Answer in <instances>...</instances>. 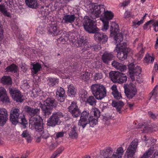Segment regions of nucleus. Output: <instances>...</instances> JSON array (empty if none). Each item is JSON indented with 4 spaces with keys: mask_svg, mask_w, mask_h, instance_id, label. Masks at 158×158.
<instances>
[{
    "mask_svg": "<svg viewBox=\"0 0 158 158\" xmlns=\"http://www.w3.org/2000/svg\"><path fill=\"white\" fill-rule=\"evenodd\" d=\"M100 112L99 110L96 108L92 109L90 113V116H93L94 117L98 118L100 116Z\"/></svg>",
    "mask_w": 158,
    "mask_h": 158,
    "instance_id": "79ce46f5",
    "label": "nucleus"
},
{
    "mask_svg": "<svg viewBox=\"0 0 158 158\" xmlns=\"http://www.w3.org/2000/svg\"><path fill=\"white\" fill-rule=\"evenodd\" d=\"M17 69L18 66L13 64L7 67L5 70L6 72L15 73L17 72Z\"/></svg>",
    "mask_w": 158,
    "mask_h": 158,
    "instance_id": "58836bf2",
    "label": "nucleus"
},
{
    "mask_svg": "<svg viewBox=\"0 0 158 158\" xmlns=\"http://www.w3.org/2000/svg\"><path fill=\"white\" fill-rule=\"evenodd\" d=\"M0 12L5 16L8 17H11L10 13L7 11V9L5 7V6L1 4H0Z\"/></svg>",
    "mask_w": 158,
    "mask_h": 158,
    "instance_id": "2f4dec72",
    "label": "nucleus"
},
{
    "mask_svg": "<svg viewBox=\"0 0 158 158\" xmlns=\"http://www.w3.org/2000/svg\"><path fill=\"white\" fill-rule=\"evenodd\" d=\"M119 30L118 26L115 23L112 22L111 23L110 31L112 32H114L117 35V36H115L114 37V40L118 43L121 42L123 39V35L122 34H118Z\"/></svg>",
    "mask_w": 158,
    "mask_h": 158,
    "instance_id": "f8f14e48",
    "label": "nucleus"
},
{
    "mask_svg": "<svg viewBox=\"0 0 158 158\" xmlns=\"http://www.w3.org/2000/svg\"><path fill=\"white\" fill-rule=\"evenodd\" d=\"M25 110L27 114L31 117L34 116H38L40 112V110L38 108H33L28 106H26L25 108Z\"/></svg>",
    "mask_w": 158,
    "mask_h": 158,
    "instance_id": "aec40b11",
    "label": "nucleus"
},
{
    "mask_svg": "<svg viewBox=\"0 0 158 158\" xmlns=\"http://www.w3.org/2000/svg\"><path fill=\"white\" fill-rule=\"evenodd\" d=\"M112 104L113 106H116L118 105L122 107H123L124 105L123 102L121 101H118L117 102L113 101Z\"/></svg>",
    "mask_w": 158,
    "mask_h": 158,
    "instance_id": "13d9d810",
    "label": "nucleus"
},
{
    "mask_svg": "<svg viewBox=\"0 0 158 158\" xmlns=\"http://www.w3.org/2000/svg\"><path fill=\"white\" fill-rule=\"evenodd\" d=\"M75 16L74 15H65L63 17L62 22L64 25L72 24L74 22Z\"/></svg>",
    "mask_w": 158,
    "mask_h": 158,
    "instance_id": "6ab92c4d",
    "label": "nucleus"
},
{
    "mask_svg": "<svg viewBox=\"0 0 158 158\" xmlns=\"http://www.w3.org/2000/svg\"><path fill=\"white\" fill-rule=\"evenodd\" d=\"M2 83L5 85H11L12 84V80L9 76H4L1 79Z\"/></svg>",
    "mask_w": 158,
    "mask_h": 158,
    "instance_id": "cd10ccee",
    "label": "nucleus"
},
{
    "mask_svg": "<svg viewBox=\"0 0 158 158\" xmlns=\"http://www.w3.org/2000/svg\"><path fill=\"white\" fill-rule=\"evenodd\" d=\"M137 146L138 142L134 140L132 141L127 148L125 156L127 158H132L136 152Z\"/></svg>",
    "mask_w": 158,
    "mask_h": 158,
    "instance_id": "9d476101",
    "label": "nucleus"
},
{
    "mask_svg": "<svg viewBox=\"0 0 158 158\" xmlns=\"http://www.w3.org/2000/svg\"><path fill=\"white\" fill-rule=\"evenodd\" d=\"M112 94L114 96V98L116 99H119L122 98L121 93L118 92V91L112 93Z\"/></svg>",
    "mask_w": 158,
    "mask_h": 158,
    "instance_id": "6e6d98bb",
    "label": "nucleus"
},
{
    "mask_svg": "<svg viewBox=\"0 0 158 158\" xmlns=\"http://www.w3.org/2000/svg\"><path fill=\"white\" fill-rule=\"evenodd\" d=\"M131 49L125 47L117 44L114 51L117 53V57L120 60L123 61L125 60L127 57L128 53L130 52Z\"/></svg>",
    "mask_w": 158,
    "mask_h": 158,
    "instance_id": "39448f33",
    "label": "nucleus"
},
{
    "mask_svg": "<svg viewBox=\"0 0 158 158\" xmlns=\"http://www.w3.org/2000/svg\"><path fill=\"white\" fill-rule=\"evenodd\" d=\"M26 4L28 7L31 8H36L38 4L36 0H25Z\"/></svg>",
    "mask_w": 158,
    "mask_h": 158,
    "instance_id": "a878e982",
    "label": "nucleus"
},
{
    "mask_svg": "<svg viewBox=\"0 0 158 158\" xmlns=\"http://www.w3.org/2000/svg\"><path fill=\"white\" fill-rule=\"evenodd\" d=\"M137 90L135 85L131 83L125 88V93L127 98L131 99L136 95Z\"/></svg>",
    "mask_w": 158,
    "mask_h": 158,
    "instance_id": "9b49d317",
    "label": "nucleus"
},
{
    "mask_svg": "<svg viewBox=\"0 0 158 158\" xmlns=\"http://www.w3.org/2000/svg\"><path fill=\"white\" fill-rule=\"evenodd\" d=\"M80 78L83 81L88 80L89 78V74L88 73L83 72L81 74Z\"/></svg>",
    "mask_w": 158,
    "mask_h": 158,
    "instance_id": "8fccbe9b",
    "label": "nucleus"
},
{
    "mask_svg": "<svg viewBox=\"0 0 158 158\" xmlns=\"http://www.w3.org/2000/svg\"><path fill=\"white\" fill-rule=\"evenodd\" d=\"M89 123L88 121L85 119L80 118L78 122V125L84 128L86 125Z\"/></svg>",
    "mask_w": 158,
    "mask_h": 158,
    "instance_id": "09e8293b",
    "label": "nucleus"
},
{
    "mask_svg": "<svg viewBox=\"0 0 158 158\" xmlns=\"http://www.w3.org/2000/svg\"><path fill=\"white\" fill-rule=\"evenodd\" d=\"M154 60V58L150 56L149 54H147L146 55L144 59L143 62L145 64H148V63L153 62Z\"/></svg>",
    "mask_w": 158,
    "mask_h": 158,
    "instance_id": "4c0bfd02",
    "label": "nucleus"
},
{
    "mask_svg": "<svg viewBox=\"0 0 158 158\" xmlns=\"http://www.w3.org/2000/svg\"><path fill=\"white\" fill-rule=\"evenodd\" d=\"M79 95L83 102H86L88 98L87 92L84 89H81L79 91Z\"/></svg>",
    "mask_w": 158,
    "mask_h": 158,
    "instance_id": "473e14b6",
    "label": "nucleus"
},
{
    "mask_svg": "<svg viewBox=\"0 0 158 158\" xmlns=\"http://www.w3.org/2000/svg\"><path fill=\"white\" fill-rule=\"evenodd\" d=\"M54 102L55 100L53 98H48L44 101L43 105L51 108L55 107L56 106V105Z\"/></svg>",
    "mask_w": 158,
    "mask_h": 158,
    "instance_id": "393cba45",
    "label": "nucleus"
},
{
    "mask_svg": "<svg viewBox=\"0 0 158 158\" xmlns=\"http://www.w3.org/2000/svg\"><path fill=\"white\" fill-rule=\"evenodd\" d=\"M113 57L114 56L112 53L106 52L102 55V60L104 63L108 64L109 61L112 60Z\"/></svg>",
    "mask_w": 158,
    "mask_h": 158,
    "instance_id": "412c9836",
    "label": "nucleus"
},
{
    "mask_svg": "<svg viewBox=\"0 0 158 158\" xmlns=\"http://www.w3.org/2000/svg\"><path fill=\"white\" fill-rule=\"evenodd\" d=\"M111 65L114 68L122 72H125L127 69L126 65L117 62L115 60H114L112 62Z\"/></svg>",
    "mask_w": 158,
    "mask_h": 158,
    "instance_id": "4be33fe9",
    "label": "nucleus"
},
{
    "mask_svg": "<svg viewBox=\"0 0 158 158\" xmlns=\"http://www.w3.org/2000/svg\"><path fill=\"white\" fill-rule=\"evenodd\" d=\"M130 77L132 81H134L141 74V69L139 66L134 65L131 63L128 66Z\"/></svg>",
    "mask_w": 158,
    "mask_h": 158,
    "instance_id": "1a4fd4ad",
    "label": "nucleus"
},
{
    "mask_svg": "<svg viewBox=\"0 0 158 158\" xmlns=\"http://www.w3.org/2000/svg\"><path fill=\"white\" fill-rule=\"evenodd\" d=\"M90 89L92 94L96 99L101 100L106 96L107 90L106 87L99 83L93 84L91 86Z\"/></svg>",
    "mask_w": 158,
    "mask_h": 158,
    "instance_id": "7ed1b4c3",
    "label": "nucleus"
},
{
    "mask_svg": "<svg viewBox=\"0 0 158 158\" xmlns=\"http://www.w3.org/2000/svg\"><path fill=\"white\" fill-rule=\"evenodd\" d=\"M143 44L142 43H139L138 45V49L139 50V53L137 55L138 60H140L143 56L144 52V49L143 47Z\"/></svg>",
    "mask_w": 158,
    "mask_h": 158,
    "instance_id": "7c9ffc66",
    "label": "nucleus"
},
{
    "mask_svg": "<svg viewBox=\"0 0 158 158\" xmlns=\"http://www.w3.org/2000/svg\"><path fill=\"white\" fill-rule=\"evenodd\" d=\"M154 150L153 147H151L143 155L141 158H148L152 154Z\"/></svg>",
    "mask_w": 158,
    "mask_h": 158,
    "instance_id": "72a5a7b5",
    "label": "nucleus"
},
{
    "mask_svg": "<svg viewBox=\"0 0 158 158\" xmlns=\"http://www.w3.org/2000/svg\"><path fill=\"white\" fill-rule=\"evenodd\" d=\"M76 127L73 126V127L71 129L69 133V136L71 138L75 137L77 136V133L76 132Z\"/></svg>",
    "mask_w": 158,
    "mask_h": 158,
    "instance_id": "c03bdc74",
    "label": "nucleus"
},
{
    "mask_svg": "<svg viewBox=\"0 0 158 158\" xmlns=\"http://www.w3.org/2000/svg\"><path fill=\"white\" fill-rule=\"evenodd\" d=\"M132 15L131 12L130 11L126 10L124 15V18H129Z\"/></svg>",
    "mask_w": 158,
    "mask_h": 158,
    "instance_id": "052dcab7",
    "label": "nucleus"
},
{
    "mask_svg": "<svg viewBox=\"0 0 158 158\" xmlns=\"http://www.w3.org/2000/svg\"><path fill=\"white\" fill-rule=\"evenodd\" d=\"M64 133L62 132H60L56 133V137L58 138L63 136Z\"/></svg>",
    "mask_w": 158,
    "mask_h": 158,
    "instance_id": "0e129e2a",
    "label": "nucleus"
},
{
    "mask_svg": "<svg viewBox=\"0 0 158 158\" xmlns=\"http://www.w3.org/2000/svg\"><path fill=\"white\" fill-rule=\"evenodd\" d=\"M158 89V86L156 85L154 87L152 92L150 93V95H155L156 94V91Z\"/></svg>",
    "mask_w": 158,
    "mask_h": 158,
    "instance_id": "e2e57ef3",
    "label": "nucleus"
},
{
    "mask_svg": "<svg viewBox=\"0 0 158 158\" xmlns=\"http://www.w3.org/2000/svg\"><path fill=\"white\" fill-rule=\"evenodd\" d=\"M63 114L60 112H54L52 115L48 119V125L51 127H54L56 125L60 124L61 123L60 118L63 117Z\"/></svg>",
    "mask_w": 158,
    "mask_h": 158,
    "instance_id": "0eeeda50",
    "label": "nucleus"
},
{
    "mask_svg": "<svg viewBox=\"0 0 158 158\" xmlns=\"http://www.w3.org/2000/svg\"><path fill=\"white\" fill-rule=\"evenodd\" d=\"M120 73L119 72H111L109 73V76L112 81L118 82L119 79Z\"/></svg>",
    "mask_w": 158,
    "mask_h": 158,
    "instance_id": "b1692460",
    "label": "nucleus"
},
{
    "mask_svg": "<svg viewBox=\"0 0 158 158\" xmlns=\"http://www.w3.org/2000/svg\"><path fill=\"white\" fill-rule=\"evenodd\" d=\"M67 38L68 40V39L69 41L71 42L72 44L74 45L76 42V40L75 39V37L73 35H71L67 36Z\"/></svg>",
    "mask_w": 158,
    "mask_h": 158,
    "instance_id": "5fc2aeb1",
    "label": "nucleus"
},
{
    "mask_svg": "<svg viewBox=\"0 0 158 158\" xmlns=\"http://www.w3.org/2000/svg\"><path fill=\"white\" fill-rule=\"evenodd\" d=\"M59 40L61 42L62 44H63L65 43V42L68 40L67 36H65L64 38H60Z\"/></svg>",
    "mask_w": 158,
    "mask_h": 158,
    "instance_id": "338daca9",
    "label": "nucleus"
},
{
    "mask_svg": "<svg viewBox=\"0 0 158 158\" xmlns=\"http://www.w3.org/2000/svg\"><path fill=\"white\" fill-rule=\"evenodd\" d=\"M98 118L94 117L93 116H90L89 119L88 123L91 127H94L96 125L98 122Z\"/></svg>",
    "mask_w": 158,
    "mask_h": 158,
    "instance_id": "f704fd0d",
    "label": "nucleus"
},
{
    "mask_svg": "<svg viewBox=\"0 0 158 158\" xmlns=\"http://www.w3.org/2000/svg\"><path fill=\"white\" fill-rule=\"evenodd\" d=\"M96 99L94 96H90L87 98L85 102L90 105L95 106L96 105L97 102Z\"/></svg>",
    "mask_w": 158,
    "mask_h": 158,
    "instance_id": "e433bc0d",
    "label": "nucleus"
},
{
    "mask_svg": "<svg viewBox=\"0 0 158 158\" xmlns=\"http://www.w3.org/2000/svg\"><path fill=\"white\" fill-rule=\"evenodd\" d=\"M29 81L27 80H23L22 81V85L21 87L22 88L24 89H28L29 88L30 85H29Z\"/></svg>",
    "mask_w": 158,
    "mask_h": 158,
    "instance_id": "603ef678",
    "label": "nucleus"
},
{
    "mask_svg": "<svg viewBox=\"0 0 158 158\" xmlns=\"http://www.w3.org/2000/svg\"><path fill=\"white\" fill-rule=\"evenodd\" d=\"M94 38L97 42L100 43H105L107 40L108 37L103 33L96 32L94 33Z\"/></svg>",
    "mask_w": 158,
    "mask_h": 158,
    "instance_id": "4468645a",
    "label": "nucleus"
},
{
    "mask_svg": "<svg viewBox=\"0 0 158 158\" xmlns=\"http://www.w3.org/2000/svg\"><path fill=\"white\" fill-rule=\"evenodd\" d=\"M95 21L86 16L84 17L83 25L85 30L91 33H94L99 30V29L94 25Z\"/></svg>",
    "mask_w": 158,
    "mask_h": 158,
    "instance_id": "423d86ee",
    "label": "nucleus"
},
{
    "mask_svg": "<svg viewBox=\"0 0 158 158\" xmlns=\"http://www.w3.org/2000/svg\"><path fill=\"white\" fill-rule=\"evenodd\" d=\"M32 71L34 74H36L40 70L41 68V66L38 63H36L33 64Z\"/></svg>",
    "mask_w": 158,
    "mask_h": 158,
    "instance_id": "ea45409f",
    "label": "nucleus"
},
{
    "mask_svg": "<svg viewBox=\"0 0 158 158\" xmlns=\"http://www.w3.org/2000/svg\"><path fill=\"white\" fill-rule=\"evenodd\" d=\"M119 75V79L118 83H122L126 82L127 80V77L126 75L125 74L120 73Z\"/></svg>",
    "mask_w": 158,
    "mask_h": 158,
    "instance_id": "49530a36",
    "label": "nucleus"
},
{
    "mask_svg": "<svg viewBox=\"0 0 158 158\" xmlns=\"http://www.w3.org/2000/svg\"><path fill=\"white\" fill-rule=\"evenodd\" d=\"M56 95L58 100L60 102H63L66 98L65 91L63 88L58 87L57 89Z\"/></svg>",
    "mask_w": 158,
    "mask_h": 158,
    "instance_id": "a211bd4d",
    "label": "nucleus"
},
{
    "mask_svg": "<svg viewBox=\"0 0 158 158\" xmlns=\"http://www.w3.org/2000/svg\"><path fill=\"white\" fill-rule=\"evenodd\" d=\"M7 111L4 108L0 109V126H3L8 119Z\"/></svg>",
    "mask_w": 158,
    "mask_h": 158,
    "instance_id": "f3484780",
    "label": "nucleus"
},
{
    "mask_svg": "<svg viewBox=\"0 0 158 158\" xmlns=\"http://www.w3.org/2000/svg\"><path fill=\"white\" fill-rule=\"evenodd\" d=\"M88 12L90 17L93 19H95L100 16L102 12H104V20H107L112 19L114 17V14L111 11H105V9L103 5H95L91 4L89 6Z\"/></svg>",
    "mask_w": 158,
    "mask_h": 158,
    "instance_id": "f257e3e1",
    "label": "nucleus"
},
{
    "mask_svg": "<svg viewBox=\"0 0 158 158\" xmlns=\"http://www.w3.org/2000/svg\"><path fill=\"white\" fill-rule=\"evenodd\" d=\"M48 84L50 86H53L55 85H57L59 80L57 78H48L47 80Z\"/></svg>",
    "mask_w": 158,
    "mask_h": 158,
    "instance_id": "c756f323",
    "label": "nucleus"
},
{
    "mask_svg": "<svg viewBox=\"0 0 158 158\" xmlns=\"http://www.w3.org/2000/svg\"><path fill=\"white\" fill-rule=\"evenodd\" d=\"M20 115V110L17 107H14L10 111V119L13 124L16 125L19 122V119H21V123L23 126V128H25L27 125V120L26 119L24 115L21 113Z\"/></svg>",
    "mask_w": 158,
    "mask_h": 158,
    "instance_id": "f03ea898",
    "label": "nucleus"
},
{
    "mask_svg": "<svg viewBox=\"0 0 158 158\" xmlns=\"http://www.w3.org/2000/svg\"><path fill=\"white\" fill-rule=\"evenodd\" d=\"M10 92L13 99L17 102H22L23 101V96L18 89H11Z\"/></svg>",
    "mask_w": 158,
    "mask_h": 158,
    "instance_id": "ddd939ff",
    "label": "nucleus"
},
{
    "mask_svg": "<svg viewBox=\"0 0 158 158\" xmlns=\"http://www.w3.org/2000/svg\"><path fill=\"white\" fill-rule=\"evenodd\" d=\"M50 143L49 144H48V145H49L50 143H51L50 144L49 147V148L50 150H52L54 149L57 146V143L56 141H54L52 138V137H50L49 138Z\"/></svg>",
    "mask_w": 158,
    "mask_h": 158,
    "instance_id": "a19ab883",
    "label": "nucleus"
},
{
    "mask_svg": "<svg viewBox=\"0 0 158 158\" xmlns=\"http://www.w3.org/2000/svg\"><path fill=\"white\" fill-rule=\"evenodd\" d=\"M4 31L2 26L0 23V41H1L3 38Z\"/></svg>",
    "mask_w": 158,
    "mask_h": 158,
    "instance_id": "bf43d9fd",
    "label": "nucleus"
},
{
    "mask_svg": "<svg viewBox=\"0 0 158 158\" xmlns=\"http://www.w3.org/2000/svg\"><path fill=\"white\" fill-rule=\"evenodd\" d=\"M29 124L34 127L36 131L40 132L44 129V124L41 118L39 116L37 118L32 117L29 120Z\"/></svg>",
    "mask_w": 158,
    "mask_h": 158,
    "instance_id": "6e6552de",
    "label": "nucleus"
},
{
    "mask_svg": "<svg viewBox=\"0 0 158 158\" xmlns=\"http://www.w3.org/2000/svg\"><path fill=\"white\" fill-rule=\"evenodd\" d=\"M0 101L3 102L9 101V98L6 94V89L3 87H0Z\"/></svg>",
    "mask_w": 158,
    "mask_h": 158,
    "instance_id": "5701e85b",
    "label": "nucleus"
},
{
    "mask_svg": "<svg viewBox=\"0 0 158 158\" xmlns=\"http://www.w3.org/2000/svg\"><path fill=\"white\" fill-rule=\"evenodd\" d=\"M32 93L33 94V96L35 98L38 96L40 97L43 96L44 97V96L45 95V93L41 90L40 88H39L34 89L32 90Z\"/></svg>",
    "mask_w": 158,
    "mask_h": 158,
    "instance_id": "bb28decb",
    "label": "nucleus"
},
{
    "mask_svg": "<svg viewBox=\"0 0 158 158\" xmlns=\"http://www.w3.org/2000/svg\"><path fill=\"white\" fill-rule=\"evenodd\" d=\"M113 151L112 148L109 147L102 151V153L104 156H107L105 158H121L124 152L123 148L121 147L118 148L116 151V152H113L112 155Z\"/></svg>",
    "mask_w": 158,
    "mask_h": 158,
    "instance_id": "20e7f679",
    "label": "nucleus"
},
{
    "mask_svg": "<svg viewBox=\"0 0 158 158\" xmlns=\"http://www.w3.org/2000/svg\"><path fill=\"white\" fill-rule=\"evenodd\" d=\"M22 136L23 137H29L30 136V135L28 132L27 130H25L23 131Z\"/></svg>",
    "mask_w": 158,
    "mask_h": 158,
    "instance_id": "680f3d73",
    "label": "nucleus"
},
{
    "mask_svg": "<svg viewBox=\"0 0 158 158\" xmlns=\"http://www.w3.org/2000/svg\"><path fill=\"white\" fill-rule=\"evenodd\" d=\"M86 41L85 40L83 37H80L77 42L76 41L74 45L76 47H83L84 45L86 44Z\"/></svg>",
    "mask_w": 158,
    "mask_h": 158,
    "instance_id": "c9c22d12",
    "label": "nucleus"
},
{
    "mask_svg": "<svg viewBox=\"0 0 158 158\" xmlns=\"http://www.w3.org/2000/svg\"><path fill=\"white\" fill-rule=\"evenodd\" d=\"M68 109L74 117H77L79 116L80 114V112L78 108L76 103L74 102H72L71 105L69 107Z\"/></svg>",
    "mask_w": 158,
    "mask_h": 158,
    "instance_id": "2eb2a0df",
    "label": "nucleus"
},
{
    "mask_svg": "<svg viewBox=\"0 0 158 158\" xmlns=\"http://www.w3.org/2000/svg\"><path fill=\"white\" fill-rule=\"evenodd\" d=\"M100 19L102 22L103 25L102 30L103 31H106L108 28V21L104 20V19Z\"/></svg>",
    "mask_w": 158,
    "mask_h": 158,
    "instance_id": "3c124183",
    "label": "nucleus"
},
{
    "mask_svg": "<svg viewBox=\"0 0 158 158\" xmlns=\"http://www.w3.org/2000/svg\"><path fill=\"white\" fill-rule=\"evenodd\" d=\"M148 114L150 117L153 119H155L156 118V116L151 111L148 112Z\"/></svg>",
    "mask_w": 158,
    "mask_h": 158,
    "instance_id": "774afa93",
    "label": "nucleus"
},
{
    "mask_svg": "<svg viewBox=\"0 0 158 158\" xmlns=\"http://www.w3.org/2000/svg\"><path fill=\"white\" fill-rule=\"evenodd\" d=\"M68 94L69 95H74L76 94L75 88L72 84H70L68 86Z\"/></svg>",
    "mask_w": 158,
    "mask_h": 158,
    "instance_id": "37998d69",
    "label": "nucleus"
},
{
    "mask_svg": "<svg viewBox=\"0 0 158 158\" xmlns=\"http://www.w3.org/2000/svg\"><path fill=\"white\" fill-rule=\"evenodd\" d=\"M48 34L52 36H56L60 32V30L57 23L52 24L48 28Z\"/></svg>",
    "mask_w": 158,
    "mask_h": 158,
    "instance_id": "dca6fc26",
    "label": "nucleus"
},
{
    "mask_svg": "<svg viewBox=\"0 0 158 158\" xmlns=\"http://www.w3.org/2000/svg\"><path fill=\"white\" fill-rule=\"evenodd\" d=\"M89 115V112L88 111L86 110L84 111L81 114L80 118L87 120Z\"/></svg>",
    "mask_w": 158,
    "mask_h": 158,
    "instance_id": "864d4df0",
    "label": "nucleus"
},
{
    "mask_svg": "<svg viewBox=\"0 0 158 158\" xmlns=\"http://www.w3.org/2000/svg\"><path fill=\"white\" fill-rule=\"evenodd\" d=\"M111 89L112 90V93H114V92H116L118 90H117V86L115 85H113L111 87Z\"/></svg>",
    "mask_w": 158,
    "mask_h": 158,
    "instance_id": "69168bd1",
    "label": "nucleus"
},
{
    "mask_svg": "<svg viewBox=\"0 0 158 158\" xmlns=\"http://www.w3.org/2000/svg\"><path fill=\"white\" fill-rule=\"evenodd\" d=\"M41 136L44 139H46L47 144H49L50 142L48 141L49 138H50V135L47 131H44L41 134Z\"/></svg>",
    "mask_w": 158,
    "mask_h": 158,
    "instance_id": "a18cd8bd",
    "label": "nucleus"
},
{
    "mask_svg": "<svg viewBox=\"0 0 158 158\" xmlns=\"http://www.w3.org/2000/svg\"><path fill=\"white\" fill-rule=\"evenodd\" d=\"M40 106L41 107V109L45 116H48L52 112V108L46 106H43L42 104H41Z\"/></svg>",
    "mask_w": 158,
    "mask_h": 158,
    "instance_id": "c85d7f7f",
    "label": "nucleus"
},
{
    "mask_svg": "<svg viewBox=\"0 0 158 158\" xmlns=\"http://www.w3.org/2000/svg\"><path fill=\"white\" fill-rule=\"evenodd\" d=\"M157 130H158V128L157 127H156V126L154 125L152 126V128L145 127L144 129V131L145 132H153Z\"/></svg>",
    "mask_w": 158,
    "mask_h": 158,
    "instance_id": "de8ad7c7",
    "label": "nucleus"
},
{
    "mask_svg": "<svg viewBox=\"0 0 158 158\" xmlns=\"http://www.w3.org/2000/svg\"><path fill=\"white\" fill-rule=\"evenodd\" d=\"M103 78L102 74L100 73H96L94 75V79L95 80L100 79Z\"/></svg>",
    "mask_w": 158,
    "mask_h": 158,
    "instance_id": "4d7b16f0",
    "label": "nucleus"
}]
</instances>
